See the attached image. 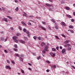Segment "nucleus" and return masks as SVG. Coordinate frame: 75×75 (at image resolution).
Here are the masks:
<instances>
[{"mask_svg":"<svg viewBox=\"0 0 75 75\" xmlns=\"http://www.w3.org/2000/svg\"><path fill=\"white\" fill-rule=\"evenodd\" d=\"M50 54L52 57H55V55H56V54L55 53H53L52 52H50Z\"/></svg>","mask_w":75,"mask_h":75,"instance_id":"1","label":"nucleus"},{"mask_svg":"<svg viewBox=\"0 0 75 75\" xmlns=\"http://www.w3.org/2000/svg\"><path fill=\"white\" fill-rule=\"evenodd\" d=\"M2 21H4L5 22H6V23H8V21L7 20V19L5 18H4L2 19Z\"/></svg>","mask_w":75,"mask_h":75,"instance_id":"2","label":"nucleus"},{"mask_svg":"<svg viewBox=\"0 0 75 75\" xmlns=\"http://www.w3.org/2000/svg\"><path fill=\"white\" fill-rule=\"evenodd\" d=\"M41 46L42 47H43V48H44V47H45V44L44 42H42L41 43Z\"/></svg>","mask_w":75,"mask_h":75,"instance_id":"3","label":"nucleus"},{"mask_svg":"<svg viewBox=\"0 0 75 75\" xmlns=\"http://www.w3.org/2000/svg\"><path fill=\"white\" fill-rule=\"evenodd\" d=\"M5 68L6 69H11V67L9 66H6L5 67Z\"/></svg>","mask_w":75,"mask_h":75,"instance_id":"4","label":"nucleus"},{"mask_svg":"<svg viewBox=\"0 0 75 75\" xmlns=\"http://www.w3.org/2000/svg\"><path fill=\"white\" fill-rule=\"evenodd\" d=\"M19 41L20 42L22 43V44H25V42L24 41L22 40H20Z\"/></svg>","mask_w":75,"mask_h":75,"instance_id":"5","label":"nucleus"},{"mask_svg":"<svg viewBox=\"0 0 75 75\" xmlns=\"http://www.w3.org/2000/svg\"><path fill=\"white\" fill-rule=\"evenodd\" d=\"M60 24L61 25H63V26H65V25H66V24H65V23H64V22H62Z\"/></svg>","mask_w":75,"mask_h":75,"instance_id":"6","label":"nucleus"},{"mask_svg":"<svg viewBox=\"0 0 75 75\" xmlns=\"http://www.w3.org/2000/svg\"><path fill=\"white\" fill-rule=\"evenodd\" d=\"M46 6H47L48 7H51L52 5L49 4H45Z\"/></svg>","mask_w":75,"mask_h":75,"instance_id":"7","label":"nucleus"},{"mask_svg":"<svg viewBox=\"0 0 75 75\" xmlns=\"http://www.w3.org/2000/svg\"><path fill=\"white\" fill-rule=\"evenodd\" d=\"M18 38H17V36H13V39L14 40H17Z\"/></svg>","mask_w":75,"mask_h":75,"instance_id":"8","label":"nucleus"},{"mask_svg":"<svg viewBox=\"0 0 75 75\" xmlns=\"http://www.w3.org/2000/svg\"><path fill=\"white\" fill-rule=\"evenodd\" d=\"M65 52V49H63L62 51V54H64Z\"/></svg>","mask_w":75,"mask_h":75,"instance_id":"9","label":"nucleus"},{"mask_svg":"<svg viewBox=\"0 0 75 75\" xmlns=\"http://www.w3.org/2000/svg\"><path fill=\"white\" fill-rule=\"evenodd\" d=\"M57 66L56 65H52V68L53 69H54L56 68Z\"/></svg>","mask_w":75,"mask_h":75,"instance_id":"10","label":"nucleus"},{"mask_svg":"<svg viewBox=\"0 0 75 75\" xmlns=\"http://www.w3.org/2000/svg\"><path fill=\"white\" fill-rule=\"evenodd\" d=\"M7 17H8V18H9V19L11 20H13V18L12 17L9 16H7Z\"/></svg>","mask_w":75,"mask_h":75,"instance_id":"11","label":"nucleus"},{"mask_svg":"<svg viewBox=\"0 0 75 75\" xmlns=\"http://www.w3.org/2000/svg\"><path fill=\"white\" fill-rule=\"evenodd\" d=\"M70 46V44H66L64 45V47H68Z\"/></svg>","mask_w":75,"mask_h":75,"instance_id":"12","label":"nucleus"},{"mask_svg":"<svg viewBox=\"0 0 75 75\" xmlns=\"http://www.w3.org/2000/svg\"><path fill=\"white\" fill-rule=\"evenodd\" d=\"M69 42V40H67L66 41H65L64 42V44H68V42Z\"/></svg>","mask_w":75,"mask_h":75,"instance_id":"13","label":"nucleus"},{"mask_svg":"<svg viewBox=\"0 0 75 75\" xmlns=\"http://www.w3.org/2000/svg\"><path fill=\"white\" fill-rule=\"evenodd\" d=\"M48 47H49L48 46H46L44 48L45 50H47L48 48Z\"/></svg>","mask_w":75,"mask_h":75,"instance_id":"14","label":"nucleus"},{"mask_svg":"<svg viewBox=\"0 0 75 75\" xmlns=\"http://www.w3.org/2000/svg\"><path fill=\"white\" fill-rule=\"evenodd\" d=\"M11 62L13 64H16V63H15V62L13 60H11Z\"/></svg>","mask_w":75,"mask_h":75,"instance_id":"15","label":"nucleus"},{"mask_svg":"<svg viewBox=\"0 0 75 75\" xmlns=\"http://www.w3.org/2000/svg\"><path fill=\"white\" fill-rule=\"evenodd\" d=\"M21 24H23V25H25V26H27V25H26V24L23 22H21Z\"/></svg>","mask_w":75,"mask_h":75,"instance_id":"16","label":"nucleus"},{"mask_svg":"<svg viewBox=\"0 0 75 75\" xmlns=\"http://www.w3.org/2000/svg\"><path fill=\"white\" fill-rule=\"evenodd\" d=\"M66 10H70V8H69L67 6L66 7Z\"/></svg>","mask_w":75,"mask_h":75,"instance_id":"17","label":"nucleus"},{"mask_svg":"<svg viewBox=\"0 0 75 75\" xmlns=\"http://www.w3.org/2000/svg\"><path fill=\"white\" fill-rule=\"evenodd\" d=\"M24 39L26 41H28V39H27V37H24Z\"/></svg>","mask_w":75,"mask_h":75,"instance_id":"18","label":"nucleus"},{"mask_svg":"<svg viewBox=\"0 0 75 75\" xmlns=\"http://www.w3.org/2000/svg\"><path fill=\"white\" fill-rule=\"evenodd\" d=\"M14 41L16 42V43H18V40L16 39V40H14Z\"/></svg>","mask_w":75,"mask_h":75,"instance_id":"19","label":"nucleus"},{"mask_svg":"<svg viewBox=\"0 0 75 75\" xmlns=\"http://www.w3.org/2000/svg\"><path fill=\"white\" fill-rule=\"evenodd\" d=\"M67 17H68V18H71V15H67Z\"/></svg>","mask_w":75,"mask_h":75,"instance_id":"20","label":"nucleus"},{"mask_svg":"<svg viewBox=\"0 0 75 75\" xmlns=\"http://www.w3.org/2000/svg\"><path fill=\"white\" fill-rule=\"evenodd\" d=\"M18 7H17L16 8H15V10L16 11H18V9H19Z\"/></svg>","mask_w":75,"mask_h":75,"instance_id":"21","label":"nucleus"},{"mask_svg":"<svg viewBox=\"0 0 75 75\" xmlns=\"http://www.w3.org/2000/svg\"><path fill=\"white\" fill-rule=\"evenodd\" d=\"M19 59L20 61H22V62H23V59L21 57H20Z\"/></svg>","mask_w":75,"mask_h":75,"instance_id":"22","label":"nucleus"},{"mask_svg":"<svg viewBox=\"0 0 75 75\" xmlns=\"http://www.w3.org/2000/svg\"><path fill=\"white\" fill-rule=\"evenodd\" d=\"M21 71L22 74H24V71L23 69L21 70Z\"/></svg>","mask_w":75,"mask_h":75,"instance_id":"23","label":"nucleus"},{"mask_svg":"<svg viewBox=\"0 0 75 75\" xmlns=\"http://www.w3.org/2000/svg\"><path fill=\"white\" fill-rule=\"evenodd\" d=\"M55 37H56V38L57 39V40H59V38L58 37V36L55 35Z\"/></svg>","mask_w":75,"mask_h":75,"instance_id":"24","label":"nucleus"},{"mask_svg":"<svg viewBox=\"0 0 75 75\" xmlns=\"http://www.w3.org/2000/svg\"><path fill=\"white\" fill-rule=\"evenodd\" d=\"M41 28L42 30H45V28L44 27H43L42 26L41 27Z\"/></svg>","mask_w":75,"mask_h":75,"instance_id":"25","label":"nucleus"},{"mask_svg":"<svg viewBox=\"0 0 75 75\" xmlns=\"http://www.w3.org/2000/svg\"><path fill=\"white\" fill-rule=\"evenodd\" d=\"M46 62L48 64H50V63H51V62H50V61H49V60L46 61Z\"/></svg>","mask_w":75,"mask_h":75,"instance_id":"26","label":"nucleus"},{"mask_svg":"<svg viewBox=\"0 0 75 75\" xmlns=\"http://www.w3.org/2000/svg\"><path fill=\"white\" fill-rule=\"evenodd\" d=\"M15 55H16V56H17V57H20V55H19V54H15Z\"/></svg>","mask_w":75,"mask_h":75,"instance_id":"27","label":"nucleus"},{"mask_svg":"<svg viewBox=\"0 0 75 75\" xmlns=\"http://www.w3.org/2000/svg\"><path fill=\"white\" fill-rule=\"evenodd\" d=\"M67 49L68 50H71V48L70 47H68L67 48Z\"/></svg>","mask_w":75,"mask_h":75,"instance_id":"28","label":"nucleus"},{"mask_svg":"<svg viewBox=\"0 0 75 75\" xmlns=\"http://www.w3.org/2000/svg\"><path fill=\"white\" fill-rule=\"evenodd\" d=\"M51 21L52 22H53V23H55V20L53 19H52Z\"/></svg>","mask_w":75,"mask_h":75,"instance_id":"29","label":"nucleus"},{"mask_svg":"<svg viewBox=\"0 0 75 75\" xmlns=\"http://www.w3.org/2000/svg\"><path fill=\"white\" fill-rule=\"evenodd\" d=\"M42 53H43L44 54H45L46 53V51L45 50H42Z\"/></svg>","mask_w":75,"mask_h":75,"instance_id":"30","label":"nucleus"},{"mask_svg":"<svg viewBox=\"0 0 75 75\" xmlns=\"http://www.w3.org/2000/svg\"><path fill=\"white\" fill-rule=\"evenodd\" d=\"M69 28H73L74 26L72 25L69 26Z\"/></svg>","mask_w":75,"mask_h":75,"instance_id":"31","label":"nucleus"},{"mask_svg":"<svg viewBox=\"0 0 75 75\" xmlns=\"http://www.w3.org/2000/svg\"><path fill=\"white\" fill-rule=\"evenodd\" d=\"M14 51L16 52H17V51H18V49L16 48H14Z\"/></svg>","mask_w":75,"mask_h":75,"instance_id":"32","label":"nucleus"},{"mask_svg":"<svg viewBox=\"0 0 75 75\" xmlns=\"http://www.w3.org/2000/svg\"><path fill=\"white\" fill-rule=\"evenodd\" d=\"M52 50L53 51H56V49L54 48H52Z\"/></svg>","mask_w":75,"mask_h":75,"instance_id":"33","label":"nucleus"},{"mask_svg":"<svg viewBox=\"0 0 75 75\" xmlns=\"http://www.w3.org/2000/svg\"><path fill=\"white\" fill-rule=\"evenodd\" d=\"M1 40L2 41H4V38H1Z\"/></svg>","mask_w":75,"mask_h":75,"instance_id":"34","label":"nucleus"},{"mask_svg":"<svg viewBox=\"0 0 75 75\" xmlns=\"http://www.w3.org/2000/svg\"><path fill=\"white\" fill-rule=\"evenodd\" d=\"M50 11H52V10H54V8H50Z\"/></svg>","mask_w":75,"mask_h":75,"instance_id":"35","label":"nucleus"},{"mask_svg":"<svg viewBox=\"0 0 75 75\" xmlns=\"http://www.w3.org/2000/svg\"><path fill=\"white\" fill-rule=\"evenodd\" d=\"M14 47L15 48H17V45L15 44L14 45Z\"/></svg>","mask_w":75,"mask_h":75,"instance_id":"36","label":"nucleus"},{"mask_svg":"<svg viewBox=\"0 0 75 75\" xmlns=\"http://www.w3.org/2000/svg\"><path fill=\"white\" fill-rule=\"evenodd\" d=\"M19 29L20 30H22V28L21 27V26L19 27Z\"/></svg>","mask_w":75,"mask_h":75,"instance_id":"37","label":"nucleus"},{"mask_svg":"<svg viewBox=\"0 0 75 75\" xmlns=\"http://www.w3.org/2000/svg\"><path fill=\"white\" fill-rule=\"evenodd\" d=\"M55 28L57 30H58V25H56Z\"/></svg>","mask_w":75,"mask_h":75,"instance_id":"38","label":"nucleus"},{"mask_svg":"<svg viewBox=\"0 0 75 75\" xmlns=\"http://www.w3.org/2000/svg\"><path fill=\"white\" fill-rule=\"evenodd\" d=\"M7 62L8 64H10V61L8 60H7Z\"/></svg>","mask_w":75,"mask_h":75,"instance_id":"39","label":"nucleus"},{"mask_svg":"<svg viewBox=\"0 0 75 75\" xmlns=\"http://www.w3.org/2000/svg\"><path fill=\"white\" fill-rule=\"evenodd\" d=\"M70 31L71 33H74V32L73 30H70Z\"/></svg>","mask_w":75,"mask_h":75,"instance_id":"40","label":"nucleus"},{"mask_svg":"<svg viewBox=\"0 0 75 75\" xmlns=\"http://www.w3.org/2000/svg\"><path fill=\"white\" fill-rule=\"evenodd\" d=\"M23 31H24V32H26V29L25 28H24L23 29Z\"/></svg>","mask_w":75,"mask_h":75,"instance_id":"41","label":"nucleus"},{"mask_svg":"<svg viewBox=\"0 0 75 75\" xmlns=\"http://www.w3.org/2000/svg\"><path fill=\"white\" fill-rule=\"evenodd\" d=\"M10 29H11V31H13V30H14V28H13V27H11L10 28Z\"/></svg>","mask_w":75,"mask_h":75,"instance_id":"42","label":"nucleus"},{"mask_svg":"<svg viewBox=\"0 0 75 75\" xmlns=\"http://www.w3.org/2000/svg\"><path fill=\"white\" fill-rule=\"evenodd\" d=\"M37 59H38V60H39V59H41V57L40 56L38 57L37 58Z\"/></svg>","mask_w":75,"mask_h":75,"instance_id":"43","label":"nucleus"},{"mask_svg":"<svg viewBox=\"0 0 75 75\" xmlns=\"http://www.w3.org/2000/svg\"><path fill=\"white\" fill-rule=\"evenodd\" d=\"M33 38L34 40H36V39H37V37L36 36H34Z\"/></svg>","mask_w":75,"mask_h":75,"instance_id":"44","label":"nucleus"},{"mask_svg":"<svg viewBox=\"0 0 75 75\" xmlns=\"http://www.w3.org/2000/svg\"><path fill=\"white\" fill-rule=\"evenodd\" d=\"M41 7L42 8H43V10H45V7H44V6H42Z\"/></svg>","mask_w":75,"mask_h":75,"instance_id":"45","label":"nucleus"},{"mask_svg":"<svg viewBox=\"0 0 75 75\" xmlns=\"http://www.w3.org/2000/svg\"><path fill=\"white\" fill-rule=\"evenodd\" d=\"M28 25H31V23L30 22H29L28 23Z\"/></svg>","mask_w":75,"mask_h":75,"instance_id":"46","label":"nucleus"},{"mask_svg":"<svg viewBox=\"0 0 75 75\" xmlns=\"http://www.w3.org/2000/svg\"><path fill=\"white\" fill-rule=\"evenodd\" d=\"M26 33L28 34H30V33H29V32L28 31H26Z\"/></svg>","mask_w":75,"mask_h":75,"instance_id":"47","label":"nucleus"},{"mask_svg":"<svg viewBox=\"0 0 75 75\" xmlns=\"http://www.w3.org/2000/svg\"><path fill=\"white\" fill-rule=\"evenodd\" d=\"M7 39L6 38V39H5V40L4 39V42H6V41H7Z\"/></svg>","mask_w":75,"mask_h":75,"instance_id":"48","label":"nucleus"},{"mask_svg":"<svg viewBox=\"0 0 75 75\" xmlns=\"http://www.w3.org/2000/svg\"><path fill=\"white\" fill-rule=\"evenodd\" d=\"M42 23H43V24H44L45 25L46 24V23L45 22H42Z\"/></svg>","mask_w":75,"mask_h":75,"instance_id":"49","label":"nucleus"},{"mask_svg":"<svg viewBox=\"0 0 75 75\" xmlns=\"http://www.w3.org/2000/svg\"><path fill=\"white\" fill-rule=\"evenodd\" d=\"M48 28L49 30H51V27H50L48 26Z\"/></svg>","mask_w":75,"mask_h":75,"instance_id":"50","label":"nucleus"},{"mask_svg":"<svg viewBox=\"0 0 75 75\" xmlns=\"http://www.w3.org/2000/svg\"><path fill=\"white\" fill-rule=\"evenodd\" d=\"M71 22H74V20L73 19H71Z\"/></svg>","mask_w":75,"mask_h":75,"instance_id":"51","label":"nucleus"},{"mask_svg":"<svg viewBox=\"0 0 75 75\" xmlns=\"http://www.w3.org/2000/svg\"><path fill=\"white\" fill-rule=\"evenodd\" d=\"M56 48L57 50H58L59 49V47L58 46L56 47Z\"/></svg>","mask_w":75,"mask_h":75,"instance_id":"52","label":"nucleus"},{"mask_svg":"<svg viewBox=\"0 0 75 75\" xmlns=\"http://www.w3.org/2000/svg\"><path fill=\"white\" fill-rule=\"evenodd\" d=\"M2 9L3 11H4L5 10V9L3 7L2 8Z\"/></svg>","mask_w":75,"mask_h":75,"instance_id":"53","label":"nucleus"},{"mask_svg":"<svg viewBox=\"0 0 75 75\" xmlns=\"http://www.w3.org/2000/svg\"><path fill=\"white\" fill-rule=\"evenodd\" d=\"M17 35V36H19V35H20V33H17V34H16Z\"/></svg>","mask_w":75,"mask_h":75,"instance_id":"54","label":"nucleus"},{"mask_svg":"<svg viewBox=\"0 0 75 75\" xmlns=\"http://www.w3.org/2000/svg\"><path fill=\"white\" fill-rule=\"evenodd\" d=\"M34 17V16H31V15H30V16H29V17Z\"/></svg>","mask_w":75,"mask_h":75,"instance_id":"55","label":"nucleus"},{"mask_svg":"<svg viewBox=\"0 0 75 75\" xmlns=\"http://www.w3.org/2000/svg\"><path fill=\"white\" fill-rule=\"evenodd\" d=\"M46 71L47 72H50V70L48 69H47Z\"/></svg>","mask_w":75,"mask_h":75,"instance_id":"56","label":"nucleus"},{"mask_svg":"<svg viewBox=\"0 0 75 75\" xmlns=\"http://www.w3.org/2000/svg\"><path fill=\"white\" fill-rule=\"evenodd\" d=\"M38 39L39 40H41V38L40 37H39L38 38Z\"/></svg>","mask_w":75,"mask_h":75,"instance_id":"57","label":"nucleus"},{"mask_svg":"<svg viewBox=\"0 0 75 75\" xmlns=\"http://www.w3.org/2000/svg\"><path fill=\"white\" fill-rule=\"evenodd\" d=\"M62 35L63 36V37H64V38H65V35L62 34Z\"/></svg>","mask_w":75,"mask_h":75,"instance_id":"58","label":"nucleus"},{"mask_svg":"<svg viewBox=\"0 0 75 75\" xmlns=\"http://www.w3.org/2000/svg\"><path fill=\"white\" fill-rule=\"evenodd\" d=\"M72 67L74 68V69H75V67L74 66H72Z\"/></svg>","mask_w":75,"mask_h":75,"instance_id":"59","label":"nucleus"},{"mask_svg":"<svg viewBox=\"0 0 75 75\" xmlns=\"http://www.w3.org/2000/svg\"><path fill=\"white\" fill-rule=\"evenodd\" d=\"M4 51L6 53L7 52V51L6 50H5Z\"/></svg>","mask_w":75,"mask_h":75,"instance_id":"60","label":"nucleus"},{"mask_svg":"<svg viewBox=\"0 0 75 75\" xmlns=\"http://www.w3.org/2000/svg\"><path fill=\"white\" fill-rule=\"evenodd\" d=\"M28 69H29L30 71H31V70H32L31 69V68H28Z\"/></svg>","mask_w":75,"mask_h":75,"instance_id":"61","label":"nucleus"},{"mask_svg":"<svg viewBox=\"0 0 75 75\" xmlns=\"http://www.w3.org/2000/svg\"><path fill=\"white\" fill-rule=\"evenodd\" d=\"M23 17H25V16L26 17V16H27L25 15L24 14H23Z\"/></svg>","mask_w":75,"mask_h":75,"instance_id":"62","label":"nucleus"},{"mask_svg":"<svg viewBox=\"0 0 75 75\" xmlns=\"http://www.w3.org/2000/svg\"><path fill=\"white\" fill-rule=\"evenodd\" d=\"M28 65H30V66H31V65H31V64H30V63H28Z\"/></svg>","mask_w":75,"mask_h":75,"instance_id":"63","label":"nucleus"},{"mask_svg":"<svg viewBox=\"0 0 75 75\" xmlns=\"http://www.w3.org/2000/svg\"><path fill=\"white\" fill-rule=\"evenodd\" d=\"M15 3H17V2H18V1H17V0H15Z\"/></svg>","mask_w":75,"mask_h":75,"instance_id":"64","label":"nucleus"}]
</instances>
